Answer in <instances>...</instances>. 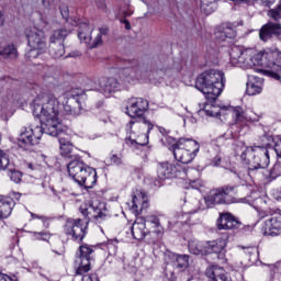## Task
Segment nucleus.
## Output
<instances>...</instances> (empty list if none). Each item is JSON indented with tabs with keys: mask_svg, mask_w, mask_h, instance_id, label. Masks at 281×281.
Masks as SVG:
<instances>
[{
	"mask_svg": "<svg viewBox=\"0 0 281 281\" xmlns=\"http://www.w3.org/2000/svg\"><path fill=\"white\" fill-rule=\"evenodd\" d=\"M32 111L35 117H40L42 124H31L29 127L24 126L21 128L18 137L20 148L30 150L31 146H36L41 142L43 133L50 135V137H58L67 131L60 119V101H58L55 94H37L33 100Z\"/></svg>",
	"mask_w": 281,
	"mask_h": 281,
	"instance_id": "obj_1",
	"label": "nucleus"
},
{
	"mask_svg": "<svg viewBox=\"0 0 281 281\" xmlns=\"http://www.w3.org/2000/svg\"><path fill=\"white\" fill-rule=\"evenodd\" d=\"M82 216H85L87 223H82L80 218H68L64 225V232L66 236H70L72 240H85L87 236V225L89 221H97V223H102L109 218V213L106 211V204L98 200L91 201L89 204H82L79 207Z\"/></svg>",
	"mask_w": 281,
	"mask_h": 281,
	"instance_id": "obj_2",
	"label": "nucleus"
},
{
	"mask_svg": "<svg viewBox=\"0 0 281 281\" xmlns=\"http://www.w3.org/2000/svg\"><path fill=\"white\" fill-rule=\"evenodd\" d=\"M246 56L244 65L246 67H267L266 76L280 80L281 78V52L280 50H266L259 52L254 48H248L243 52Z\"/></svg>",
	"mask_w": 281,
	"mask_h": 281,
	"instance_id": "obj_3",
	"label": "nucleus"
},
{
	"mask_svg": "<svg viewBox=\"0 0 281 281\" xmlns=\"http://www.w3.org/2000/svg\"><path fill=\"white\" fill-rule=\"evenodd\" d=\"M225 72L221 70H206L198 76L195 80V89L201 91L206 100H216L225 89Z\"/></svg>",
	"mask_w": 281,
	"mask_h": 281,
	"instance_id": "obj_4",
	"label": "nucleus"
},
{
	"mask_svg": "<svg viewBox=\"0 0 281 281\" xmlns=\"http://www.w3.org/2000/svg\"><path fill=\"white\" fill-rule=\"evenodd\" d=\"M68 175L79 186H83L87 190H91L98 183V172L95 169L85 165L80 158H75L68 164Z\"/></svg>",
	"mask_w": 281,
	"mask_h": 281,
	"instance_id": "obj_5",
	"label": "nucleus"
},
{
	"mask_svg": "<svg viewBox=\"0 0 281 281\" xmlns=\"http://www.w3.org/2000/svg\"><path fill=\"white\" fill-rule=\"evenodd\" d=\"M241 160L248 166V170H265L269 167V149L262 146L247 147L241 154Z\"/></svg>",
	"mask_w": 281,
	"mask_h": 281,
	"instance_id": "obj_6",
	"label": "nucleus"
},
{
	"mask_svg": "<svg viewBox=\"0 0 281 281\" xmlns=\"http://www.w3.org/2000/svg\"><path fill=\"white\" fill-rule=\"evenodd\" d=\"M201 146L194 139L180 138L177 143L169 146L176 161L180 164H192L199 154Z\"/></svg>",
	"mask_w": 281,
	"mask_h": 281,
	"instance_id": "obj_7",
	"label": "nucleus"
},
{
	"mask_svg": "<svg viewBox=\"0 0 281 281\" xmlns=\"http://www.w3.org/2000/svg\"><path fill=\"white\" fill-rule=\"evenodd\" d=\"M24 34L27 38L31 49L25 54L29 60L38 58L41 54L47 52V38L45 37V31L40 30L36 26H29L25 29Z\"/></svg>",
	"mask_w": 281,
	"mask_h": 281,
	"instance_id": "obj_8",
	"label": "nucleus"
},
{
	"mask_svg": "<svg viewBox=\"0 0 281 281\" xmlns=\"http://www.w3.org/2000/svg\"><path fill=\"white\" fill-rule=\"evenodd\" d=\"M199 115L202 117L206 115L207 117H221V115H225L226 113H232L237 122H249L251 116L247 115V112L243 111V108L237 106L229 109L227 106H218L210 103H203L200 105V110L198 111Z\"/></svg>",
	"mask_w": 281,
	"mask_h": 281,
	"instance_id": "obj_9",
	"label": "nucleus"
},
{
	"mask_svg": "<svg viewBox=\"0 0 281 281\" xmlns=\"http://www.w3.org/2000/svg\"><path fill=\"white\" fill-rule=\"evenodd\" d=\"M92 32L95 34L94 38L91 37ZM106 34H109V29L106 27H100L93 31L88 23H81L78 38L80 43H85L89 49H94V47L102 45V36H106Z\"/></svg>",
	"mask_w": 281,
	"mask_h": 281,
	"instance_id": "obj_10",
	"label": "nucleus"
},
{
	"mask_svg": "<svg viewBox=\"0 0 281 281\" xmlns=\"http://www.w3.org/2000/svg\"><path fill=\"white\" fill-rule=\"evenodd\" d=\"M117 89H120V82L115 78L101 77L89 79L85 85V91H99L105 98H109Z\"/></svg>",
	"mask_w": 281,
	"mask_h": 281,
	"instance_id": "obj_11",
	"label": "nucleus"
},
{
	"mask_svg": "<svg viewBox=\"0 0 281 281\" xmlns=\"http://www.w3.org/2000/svg\"><path fill=\"white\" fill-rule=\"evenodd\" d=\"M234 187H223L220 189H214L210 192L207 198H205V203L207 205H223L232 203V194H234Z\"/></svg>",
	"mask_w": 281,
	"mask_h": 281,
	"instance_id": "obj_12",
	"label": "nucleus"
},
{
	"mask_svg": "<svg viewBox=\"0 0 281 281\" xmlns=\"http://www.w3.org/2000/svg\"><path fill=\"white\" fill-rule=\"evenodd\" d=\"M157 175L161 180L175 179V177L186 179L188 171L181 168V165L179 164L160 162L157 168Z\"/></svg>",
	"mask_w": 281,
	"mask_h": 281,
	"instance_id": "obj_13",
	"label": "nucleus"
},
{
	"mask_svg": "<svg viewBox=\"0 0 281 281\" xmlns=\"http://www.w3.org/2000/svg\"><path fill=\"white\" fill-rule=\"evenodd\" d=\"M93 255V246L87 244L79 247V267L76 270L77 276H85L91 271V256Z\"/></svg>",
	"mask_w": 281,
	"mask_h": 281,
	"instance_id": "obj_14",
	"label": "nucleus"
},
{
	"mask_svg": "<svg viewBox=\"0 0 281 281\" xmlns=\"http://www.w3.org/2000/svg\"><path fill=\"white\" fill-rule=\"evenodd\" d=\"M148 100L144 98H132L127 101L126 113L130 117H142L148 111Z\"/></svg>",
	"mask_w": 281,
	"mask_h": 281,
	"instance_id": "obj_15",
	"label": "nucleus"
},
{
	"mask_svg": "<svg viewBox=\"0 0 281 281\" xmlns=\"http://www.w3.org/2000/svg\"><path fill=\"white\" fill-rule=\"evenodd\" d=\"M265 236H278L281 232V213L274 212L262 225Z\"/></svg>",
	"mask_w": 281,
	"mask_h": 281,
	"instance_id": "obj_16",
	"label": "nucleus"
},
{
	"mask_svg": "<svg viewBox=\"0 0 281 281\" xmlns=\"http://www.w3.org/2000/svg\"><path fill=\"white\" fill-rule=\"evenodd\" d=\"M225 247H227V235L213 241H206V256L216 254L218 260H225Z\"/></svg>",
	"mask_w": 281,
	"mask_h": 281,
	"instance_id": "obj_17",
	"label": "nucleus"
},
{
	"mask_svg": "<svg viewBox=\"0 0 281 281\" xmlns=\"http://www.w3.org/2000/svg\"><path fill=\"white\" fill-rule=\"evenodd\" d=\"M146 76V71L143 66H132L126 68H120V77L124 78L127 82H133V80H140V78Z\"/></svg>",
	"mask_w": 281,
	"mask_h": 281,
	"instance_id": "obj_18",
	"label": "nucleus"
},
{
	"mask_svg": "<svg viewBox=\"0 0 281 281\" xmlns=\"http://www.w3.org/2000/svg\"><path fill=\"white\" fill-rule=\"evenodd\" d=\"M265 81L260 77L248 75V81L246 83V93L248 95H258L262 93V87Z\"/></svg>",
	"mask_w": 281,
	"mask_h": 281,
	"instance_id": "obj_19",
	"label": "nucleus"
},
{
	"mask_svg": "<svg viewBox=\"0 0 281 281\" xmlns=\"http://www.w3.org/2000/svg\"><path fill=\"white\" fill-rule=\"evenodd\" d=\"M131 231L135 240H144L148 234V229L146 228V217L136 218L131 227Z\"/></svg>",
	"mask_w": 281,
	"mask_h": 281,
	"instance_id": "obj_20",
	"label": "nucleus"
},
{
	"mask_svg": "<svg viewBox=\"0 0 281 281\" xmlns=\"http://www.w3.org/2000/svg\"><path fill=\"white\" fill-rule=\"evenodd\" d=\"M281 25L278 23L268 22L259 32L261 41H269L271 36H280Z\"/></svg>",
	"mask_w": 281,
	"mask_h": 281,
	"instance_id": "obj_21",
	"label": "nucleus"
},
{
	"mask_svg": "<svg viewBox=\"0 0 281 281\" xmlns=\"http://www.w3.org/2000/svg\"><path fill=\"white\" fill-rule=\"evenodd\" d=\"M137 128H140L142 133L147 136L148 133H150V131L155 128V125L146 119H139V121H131L127 124V131H130L131 133H135Z\"/></svg>",
	"mask_w": 281,
	"mask_h": 281,
	"instance_id": "obj_22",
	"label": "nucleus"
},
{
	"mask_svg": "<svg viewBox=\"0 0 281 281\" xmlns=\"http://www.w3.org/2000/svg\"><path fill=\"white\" fill-rule=\"evenodd\" d=\"M205 276L209 277L211 281H232L227 278L225 269L218 266H210L206 268Z\"/></svg>",
	"mask_w": 281,
	"mask_h": 281,
	"instance_id": "obj_23",
	"label": "nucleus"
},
{
	"mask_svg": "<svg viewBox=\"0 0 281 281\" xmlns=\"http://www.w3.org/2000/svg\"><path fill=\"white\" fill-rule=\"evenodd\" d=\"M235 227H238V221L229 213L222 214L217 220L218 229H235Z\"/></svg>",
	"mask_w": 281,
	"mask_h": 281,
	"instance_id": "obj_24",
	"label": "nucleus"
},
{
	"mask_svg": "<svg viewBox=\"0 0 281 281\" xmlns=\"http://www.w3.org/2000/svg\"><path fill=\"white\" fill-rule=\"evenodd\" d=\"M146 207H148V195H146L144 191H137L133 195L132 210H134V212H137L139 209L146 210Z\"/></svg>",
	"mask_w": 281,
	"mask_h": 281,
	"instance_id": "obj_25",
	"label": "nucleus"
},
{
	"mask_svg": "<svg viewBox=\"0 0 281 281\" xmlns=\"http://www.w3.org/2000/svg\"><path fill=\"white\" fill-rule=\"evenodd\" d=\"M146 224L150 227L151 232L156 234V236H164V226L157 215H147L145 217V225Z\"/></svg>",
	"mask_w": 281,
	"mask_h": 281,
	"instance_id": "obj_26",
	"label": "nucleus"
},
{
	"mask_svg": "<svg viewBox=\"0 0 281 281\" xmlns=\"http://www.w3.org/2000/svg\"><path fill=\"white\" fill-rule=\"evenodd\" d=\"M189 251L194 256H207V245L206 243H203V241L190 240Z\"/></svg>",
	"mask_w": 281,
	"mask_h": 281,
	"instance_id": "obj_27",
	"label": "nucleus"
},
{
	"mask_svg": "<svg viewBox=\"0 0 281 281\" xmlns=\"http://www.w3.org/2000/svg\"><path fill=\"white\" fill-rule=\"evenodd\" d=\"M173 267L178 271H186L190 267V256L188 255H172Z\"/></svg>",
	"mask_w": 281,
	"mask_h": 281,
	"instance_id": "obj_28",
	"label": "nucleus"
},
{
	"mask_svg": "<svg viewBox=\"0 0 281 281\" xmlns=\"http://www.w3.org/2000/svg\"><path fill=\"white\" fill-rule=\"evenodd\" d=\"M74 102L78 105L79 111H82V105H80V102L76 98H71L68 101H66V103L64 104V111L68 115H80V112L76 111V108L71 105L74 104Z\"/></svg>",
	"mask_w": 281,
	"mask_h": 281,
	"instance_id": "obj_29",
	"label": "nucleus"
},
{
	"mask_svg": "<svg viewBox=\"0 0 281 281\" xmlns=\"http://www.w3.org/2000/svg\"><path fill=\"white\" fill-rule=\"evenodd\" d=\"M70 33H71L70 30L58 29L53 32L50 36V43H55V44L63 43V41H65V38H67V36H69Z\"/></svg>",
	"mask_w": 281,
	"mask_h": 281,
	"instance_id": "obj_30",
	"label": "nucleus"
},
{
	"mask_svg": "<svg viewBox=\"0 0 281 281\" xmlns=\"http://www.w3.org/2000/svg\"><path fill=\"white\" fill-rule=\"evenodd\" d=\"M0 56L11 59L19 58V50H16L14 44H8L0 50Z\"/></svg>",
	"mask_w": 281,
	"mask_h": 281,
	"instance_id": "obj_31",
	"label": "nucleus"
},
{
	"mask_svg": "<svg viewBox=\"0 0 281 281\" xmlns=\"http://www.w3.org/2000/svg\"><path fill=\"white\" fill-rule=\"evenodd\" d=\"M12 214V203L10 200L0 199V218H8Z\"/></svg>",
	"mask_w": 281,
	"mask_h": 281,
	"instance_id": "obj_32",
	"label": "nucleus"
},
{
	"mask_svg": "<svg viewBox=\"0 0 281 281\" xmlns=\"http://www.w3.org/2000/svg\"><path fill=\"white\" fill-rule=\"evenodd\" d=\"M50 44V56H53V58H63V56H65V45H63V43Z\"/></svg>",
	"mask_w": 281,
	"mask_h": 281,
	"instance_id": "obj_33",
	"label": "nucleus"
},
{
	"mask_svg": "<svg viewBox=\"0 0 281 281\" xmlns=\"http://www.w3.org/2000/svg\"><path fill=\"white\" fill-rule=\"evenodd\" d=\"M245 58L246 56H243V52H240L238 48H233L231 52V61L233 65H245Z\"/></svg>",
	"mask_w": 281,
	"mask_h": 281,
	"instance_id": "obj_34",
	"label": "nucleus"
},
{
	"mask_svg": "<svg viewBox=\"0 0 281 281\" xmlns=\"http://www.w3.org/2000/svg\"><path fill=\"white\" fill-rule=\"evenodd\" d=\"M60 153L64 157H67L74 150V145L66 138H59Z\"/></svg>",
	"mask_w": 281,
	"mask_h": 281,
	"instance_id": "obj_35",
	"label": "nucleus"
},
{
	"mask_svg": "<svg viewBox=\"0 0 281 281\" xmlns=\"http://www.w3.org/2000/svg\"><path fill=\"white\" fill-rule=\"evenodd\" d=\"M216 0H201V10L204 14H212L214 12Z\"/></svg>",
	"mask_w": 281,
	"mask_h": 281,
	"instance_id": "obj_36",
	"label": "nucleus"
},
{
	"mask_svg": "<svg viewBox=\"0 0 281 281\" xmlns=\"http://www.w3.org/2000/svg\"><path fill=\"white\" fill-rule=\"evenodd\" d=\"M59 12H60L61 19H64V21L71 23V25H78V21L69 20V5L61 3L59 5Z\"/></svg>",
	"mask_w": 281,
	"mask_h": 281,
	"instance_id": "obj_37",
	"label": "nucleus"
},
{
	"mask_svg": "<svg viewBox=\"0 0 281 281\" xmlns=\"http://www.w3.org/2000/svg\"><path fill=\"white\" fill-rule=\"evenodd\" d=\"M268 16H270V19H273V21L281 20V0L276 8L268 11Z\"/></svg>",
	"mask_w": 281,
	"mask_h": 281,
	"instance_id": "obj_38",
	"label": "nucleus"
},
{
	"mask_svg": "<svg viewBox=\"0 0 281 281\" xmlns=\"http://www.w3.org/2000/svg\"><path fill=\"white\" fill-rule=\"evenodd\" d=\"M269 177L270 179H278V177H281V158H278L277 162L270 170Z\"/></svg>",
	"mask_w": 281,
	"mask_h": 281,
	"instance_id": "obj_39",
	"label": "nucleus"
},
{
	"mask_svg": "<svg viewBox=\"0 0 281 281\" xmlns=\"http://www.w3.org/2000/svg\"><path fill=\"white\" fill-rule=\"evenodd\" d=\"M32 234L35 240H49L52 238L49 232H33Z\"/></svg>",
	"mask_w": 281,
	"mask_h": 281,
	"instance_id": "obj_40",
	"label": "nucleus"
},
{
	"mask_svg": "<svg viewBox=\"0 0 281 281\" xmlns=\"http://www.w3.org/2000/svg\"><path fill=\"white\" fill-rule=\"evenodd\" d=\"M222 34H224V38H235L236 31L233 27L226 26L222 30Z\"/></svg>",
	"mask_w": 281,
	"mask_h": 281,
	"instance_id": "obj_41",
	"label": "nucleus"
},
{
	"mask_svg": "<svg viewBox=\"0 0 281 281\" xmlns=\"http://www.w3.org/2000/svg\"><path fill=\"white\" fill-rule=\"evenodd\" d=\"M11 181H13V183H21V179H23V173H21V171H11L9 175Z\"/></svg>",
	"mask_w": 281,
	"mask_h": 281,
	"instance_id": "obj_42",
	"label": "nucleus"
},
{
	"mask_svg": "<svg viewBox=\"0 0 281 281\" xmlns=\"http://www.w3.org/2000/svg\"><path fill=\"white\" fill-rule=\"evenodd\" d=\"M47 25H49V20H47V18L45 16H41L40 21L36 23V25L34 27H37V30H47Z\"/></svg>",
	"mask_w": 281,
	"mask_h": 281,
	"instance_id": "obj_43",
	"label": "nucleus"
},
{
	"mask_svg": "<svg viewBox=\"0 0 281 281\" xmlns=\"http://www.w3.org/2000/svg\"><path fill=\"white\" fill-rule=\"evenodd\" d=\"M60 3V0H42V5L46 8V10H52L53 8H56Z\"/></svg>",
	"mask_w": 281,
	"mask_h": 281,
	"instance_id": "obj_44",
	"label": "nucleus"
},
{
	"mask_svg": "<svg viewBox=\"0 0 281 281\" xmlns=\"http://www.w3.org/2000/svg\"><path fill=\"white\" fill-rule=\"evenodd\" d=\"M110 161H112L114 166H122V164H124V160L122 159V154H112L110 157Z\"/></svg>",
	"mask_w": 281,
	"mask_h": 281,
	"instance_id": "obj_45",
	"label": "nucleus"
},
{
	"mask_svg": "<svg viewBox=\"0 0 281 281\" xmlns=\"http://www.w3.org/2000/svg\"><path fill=\"white\" fill-rule=\"evenodd\" d=\"M178 218H179L180 223L188 224V223H190V213H181L178 215Z\"/></svg>",
	"mask_w": 281,
	"mask_h": 281,
	"instance_id": "obj_46",
	"label": "nucleus"
},
{
	"mask_svg": "<svg viewBox=\"0 0 281 281\" xmlns=\"http://www.w3.org/2000/svg\"><path fill=\"white\" fill-rule=\"evenodd\" d=\"M274 151L277 153V157L281 159V139L274 144Z\"/></svg>",
	"mask_w": 281,
	"mask_h": 281,
	"instance_id": "obj_47",
	"label": "nucleus"
},
{
	"mask_svg": "<svg viewBox=\"0 0 281 281\" xmlns=\"http://www.w3.org/2000/svg\"><path fill=\"white\" fill-rule=\"evenodd\" d=\"M82 281H100L98 274L83 276Z\"/></svg>",
	"mask_w": 281,
	"mask_h": 281,
	"instance_id": "obj_48",
	"label": "nucleus"
},
{
	"mask_svg": "<svg viewBox=\"0 0 281 281\" xmlns=\"http://www.w3.org/2000/svg\"><path fill=\"white\" fill-rule=\"evenodd\" d=\"M41 221H42L44 227H46V229H49V221H52V220L49 217L41 215Z\"/></svg>",
	"mask_w": 281,
	"mask_h": 281,
	"instance_id": "obj_49",
	"label": "nucleus"
},
{
	"mask_svg": "<svg viewBox=\"0 0 281 281\" xmlns=\"http://www.w3.org/2000/svg\"><path fill=\"white\" fill-rule=\"evenodd\" d=\"M97 5L100 10H106V0H97Z\"/></svg>",
	"mask_w": 281,
	"mask_h": 281,
	"instance_id": "obj_50",
	"label": "nucleus"
},
{
	"mask_svg": "<svg viewBox=\"0 0 281 281\" xmlns=\"http://www.w3.org/2000/svg\"><path fill=\"white\" fill-rule=\"evenodd\" d=\"M245 254H248L249 256H255V254H258V250L254 247H248L246 248Z\"/></svg>",
	"mask_w": 281,
	"mask_h": 281,
	"instance_id": "obj_51",
	"label": "nucleus"
},
{
	"mask_svg": "<svg viewBox=\"0 0 281 281\" xmlns=\"http://www.w3.org/2000/svg\"><path fill=\"white\" fill-rule=\"evenodd\" d=\"M0 281H13L10 276L0 272Z\"/></svg>",
	"mask_w": 281,
	"mask_h": 281,
	"instance_id": "obj_52",
	"label": "nucleus"
},
{
	"mask_svg": "<svg viewBox=\"0 0 281 281\" xmlns=\"http://www.w3.org/2000/svg\"><path fill=\"white\" fill-rule=\"evenodd\" d=\"M216 38H217L218 41H225L227 37H225V34H223V31H218V32L216 33Z\"/></svg>",
	"mask_w": 281,
	"mask_h": 281,
	"instance_id": "obj_53",
	"label": "nucleus"
},
{
	"mask_svg": "<svg viewBox=\"0 0 281 281\" xmlns=\"http://www.w3.org/2000/svg\"><path fill=\"white\" fill-rule=\"evenodd\" d=\"M272 281H281V274L278 272H274V274L272 276Z\"/></svg>",
	"mask_w": 281,
	"mask_h": 281,
	"instance_id": "obj_54",
	"label": "nucleus"
},
{
	"mask_svg": "<svg viewBox=\"0 0 281 281\" xmlns=\"http://www.w3.org/2000/svg\"><path fill=\"white\" fill-rule=\"evenodd\" d=\"M126 144H127V146H135V144H137V142L128 138V139H126Z\"/></svg>",
	"mask_w": 281,
	"mask_h": 281,
	"instance_id": "obj_55",
	"label": "nucleus"
},
{
	"mask_svg": "<svg viewBox=\"0 0 281 281\" xmlns=\"http://www.w3.org/2000/svg\"><path fill=\"white\" fill-rule=\"evenodd\" d=\"M123 23L125 25V30H131V22H128V20H124Z\"/></svg>",
	"mask_w": 281,
	"mask_h": 281,
	"instance_id": "obj_56",
	"label": "nucleus"
},
{
	"mask_svg": "<svg viewBox=\"0 0 281 281\" xmlns=\"http://www.w3.org/2000/svg\"><path fill=\"white\" fill-rule=\"evenodd\" d=\"M159 133H161V135H168V131H166L164 127H158Z\"/></svg>",
	"mask_w": 281,
	"mask_h": 281,
	"instance_id": "obj_57",
	"label": "nucleus"
},
{
	"mask_svg": "<svg viewBox=\"0 0 281 281\" xmlns=\"http://www.w3.org/2000/svg\"><path fill=\"white\" fill-rule=\"evenodd\" d=\"M214 166H218L221 164V158L216 157L213 160Z\"/></svg>",
	"mask_w": 281,
	"mask_h": 281,
	"instance_id": "obj_58",
	"label": "nucleus"
},
{
	"mask_svg": "<svg viewBox=\"0 0 281 281\" xmlns=\"http://www.w3.org/2000/svg\"><path fill=\"white\" fill-rule=\"evenodd\" d=\"M4 21L3 13L0 11V25H3Z\"/></svg>",
	"mask_w": 281,
	"mask_h": 281,
	"instance_id": "obj_59",
	"label": "nucleus"
},
{
	"mask_svg": "<svg viewBox=\"0 0 281 281\" xmlns=\"http://www.w3.org/2000/svg\"><path fill=\"white\" fill-rule=\"evenodd\" d=\"M233 1H236V3H247V2H249L250 0H233Z\"/></svg>",
	"mask_w": 281,
	"mask_h": 281,
	"instance_id": "obj_60",
	"label": "nucleus"
},
{
	"mask_svg": "<svg viewBox=\"0 0 281 281\" xmlns=\"http://www.w3.org/2000/svg\"><path fill=\"white\" fill-rule=\"evenodd\" d=\"M32 218H38L41 221V215H36L34 213L31 214Z\"/></svg>",
	"mask_w": 281,
	"mask_h": 281,
	"instance_id": "obj_61",
	"label": "nucleus"
},
{
	"mask_svg": "<svg viewBox=\"0 0 281 281\" xmlns=\"http://www.w3.org/2000/svg\"><path fill=\"white\" fill-rule=\"evenodd\" d=\"M196 212H199V210L190 211L189 214H196Z\"/></svg>",
	"mask_w": 281,
	"mask_h": 281,
	"instance_id": "obj_62",
	"label": "nucleus"
},
{
	"mask_svg": "<svg viewBox=\"0 0 281 281\" xmlns=\"http://www.w3.org/2000/svg\"><path fill=\"white\" fill-rule=\"evenodd\" d=\"M224 135H227V139H229V135H232V132H228V133H226Z\"/></svg>",
	"mask_w": 281,
	"mask_h": 281,
	"instance_id": "obj_63",
	"label": "nucleus"
},
{
	"mask_svg": "<svg viewBox=\"0 0 281 281\" xmlns=\"http://www.w3.org/2000/svg\"><path fill=\"white\" fill-rule=\"evenodd\" d=\"M57 254V256H63V251H60V252H56Z\"/></svg>",
	"mask_w": 281,
	"mask_h": 281,
	"instance_id": "obj_64",
	"label": "nucleus"
}]
</instances>
